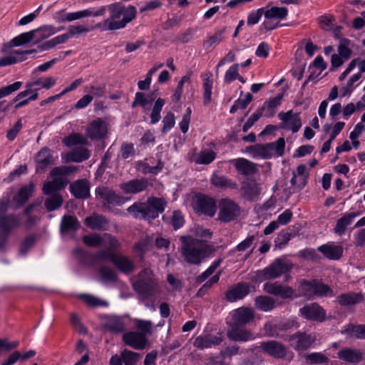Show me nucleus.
<instances>
[{
	"label": "nucleus",
	"mask_w": 365,
	"mask_h": 365,
	"mask_svg": "<svg viewBox=\"0 0 365 365\" xmlns=\"http://www.w3.org/2000/svg\"><path fill=\"white\" fill-rule=\"evenodd\" d=\"M167 205L165 198L150 196L145 202H135L126 211L135 219L150 222L158 217L165 211Z\"/></svg>",
	"instance_id": "obj_1"
},
{
	"label": "nucleus",
	"mask_w": 365,
	"mask_h": 365,
	"mask_svg": "<svg viewBox=\"0 0 365 365\" xmlns=\"http://www.w3.org/2000/svg\"><path fill=\"white\" fill-rule=\"evenodd\" d=\"M180 241L182 255L186 262L190 264H200L202 259L215 251L212 247L203 243L202 240L190 235L182 236Z\"/></svg>",
	"instance_id": "obj_2"
},
{
	"label": "nucleus",
	"mask_w": 365,
	"mask_h": 365,
	"mask_svg": "<svg viewBox=\"0 0 365 365\" xmlns=\"http://www.w3.org/2000/svg\"><path fill=\"white\" fill-rule=\"evenodd\" d=\"M132 287L138 295L147 299L157 292L158 283L152 269L144 268L138 274V279L132 283Z\"/></svg>",
	"instance_id": "obj_3"
},
{
	"label": "nucleus",
	"mask_w": 365,
	"mask_h": 365,
	"mask_svg": "<svg viewBox=\"0 0 365 365\" xmlns=\"http://www.w3.org/2000/svg\"><path fill=\"white\" fill-rule=\"evenodd\" d=\"M293 268L292 263L282 257L274 259L268 267L263 269L257 270L255 278L259 282L274 279L282 274H287Z\"/></svg>",
	"instance_id": "obj_4"
},
{
	"label": "nucleus",
	"mask_w": 365,
	"mask_h": 365,
	"mask_svg": "<svg viewBox=\"0 0 365 365\" xmlns=\"http://www.w3.org/2000/svg\"><path fill=\"white\" fill-rule=\"evenodd\" d=\"M217 220L228 223L237 220L241 214L240 205L230 198H222L218 202Z\"/></svg>",
	"instance_id": "obj_5"
},
{
	"label": "nucleus",
	"mask_w": 365,
	"mask_h": 365,
	"mask_svg": "<svg viewBox=\"0 0 365 365\" xmlns=\"http://www.w3.org/2000/svg\"><path fill=\"white\" fill-rule=\"evenodd\" d=\"M284 339L290 342L296 351H305L315 342L317 337L314 333L298 331L292 335L286 336Z\"/></svg>",
	"instance_id": "obj_6"
},
{
	"label": "nucleus",
	"mask_w": 365,
	"mask_h": 365,
	"mask_svg": "<svg viewBox=\"0 0 365 365\" xmlns=\"http://www.w3.org/2000/svg\"><path fill=\"white\" fill-rule=\"evenodd\" d=\"M193 209L196 213L213 217L217 210L216 201L214 198L205 195H196Z\"/></svg>",
	"instance_id": "obj_7"
},
{
	"label": "nucleus",
	"mask_w": 365,
	"mask_h": 365,
	"mask_svg": "<svg viewBox=\"0 0 365 365\" xmlns=\"http://www.w3.org/2000/svg\"><path fill=\"white\" fill-rule=\"evenodd\" d=\"M300 315L305 319L323 322L327 319L326 310L317 302L307 304L299 309Z\"/></svg>",
	"instance_id": "obj_8"
},
{
	"label": "nucleus",
	"mask_w": 365,
	"mask_h": 365,
	"mask_svg": "<svg viewBox=\"0 0 365 365\" xmlns=\"http://www.w3.org/2000/svg\"><path fill=\"white\" fill-rule=\"evenodd\" d=\"M264 291L272 295L278 296L283 299H292L299 297L295 290L289 286L283 285L279 282H266L263 287Z\"/></svg>",
	"instance_id": "obj_9"
},
{
	"label": "nucleus",
	"mask_w": 365,
	"mask_h": 365,
	"mask_svg": "<svg viewBox=\"0 0 365 365\" xmlns=\"http://www.w3.org/2000/svg\"><path fill=\"white\" fill-rule=\"evenodd\" d=\"M96 198L101 200L105 205L120 206L126 201V197L106 186L98 187L96 189Z\"/></svg>",
	"instance_id": "obj_10"
},
{
	"label": "nucleus",
	"mask_w": 365,
	"mask_h": 365,
	"mask_svg": "<svg viewBox=\"0 0 365 365\" xmlns=\"http://www.w3.org/2000/svg\"><path fill=\"white\" fill-rule=\"evenodd\" d=\"M110 16L104 20L102 24H98V27L101 26L103 30L113 31L123 27H117L118 24L120 23V18L123 14V6L119 4H113L108 6Z\"/></svg>",
	"instance_id": "obj_11"
},
{
	"label": "nucleus",
	"mask_w": 365,
	"mask_h": 365,
	"mask_svg": "<svg viewBox=\"0 0 365 365\" xmlns=\"http://www.w3.org/2000/svg\"><path fill=\"white\" fill-rule=\"evenodd\" d=\"M108 133V125L98 118L91 121L86 128V135L92 140L104 139Z\"/></svg>",
	"instance_id": "obj_12"
},
{
	"label": "nucleus",
	"mask_w": 365,
	"mask_h": 365,
	"mask_svg": "<svg viewBox=\"0 0 365 365\" xmlns=\"http://www.w3.org/2000/svg\"><path fill=\"white\" fill-rule=\"evenodd\" d=\"M278 117L282 121V128L286 130H291L293 133L298 132L302 126L299 113L293 114L292 110L286 113L280 112Z\"/></svg>",
	"instance_id": "obj_13"
},
{
	"label": "nucleus",
	"mask_w": 365,
	"mask_h": 365,
	"mask_svg": "<svg viewBox=\"0 0 365 365\" xmlns=\"http://www.w3.org/2000/svg\"><path fill=\"white\" fill-rule=\"evenodd\" d=\"M91 185L87 179L77 180L70 184L71 195L76 199L86 200L90 197Z\"/></svg>",
	"instance_id": "obj_14"
},
{
	"label": "nucleus",
	"mask_w": 365,
	"mask_h": 365,
	"mask_svg": "<svg viewBox=\"0 0 365 365\" xmlns=\"http://www.w3.org/2000/svg\"><path fill=\"white\" fill-rule=\"evenodd\" d=\"M123 341L125 345L137 350L144 349L148 344L145 335L137 331H129L124 334Z\"/></svg>",
	"instance_id": "obj_15"
},
{
	"label": "nucleus",
	"mask_w": 365,
	"mask_h": 365,
	"mask_svg": "<svg viewBox=\"0 0 365 365\" xmlns=\"http://www.w3.org/2000/svg\"><path fill=\"white\" fill-rule=\"evenodd\" d=\"M259 347L264 353L274 358H284L287 354L285 346L275 340L262 341Z\"/></svg>",
	"instance_id": "obj_16"
},
{
	"label": "nucleus",
	"mask_w": 365,
	"mask_h": 365,
	"mask_svg": "<svg viewBox=\"0 0 365 365\" xmlns=\"http://www.w3.org/2000/svg\"><path fill=\"white\" fill-rule=\"evenodd\" d=\"M250 292V287L249 284L239 282L225 292V299L229 302H234L243 299Z\"/></svg>",
	"instance_id": "obj_17"
},
{
	"label": "nucleus",
	"mask_w": 365,
	"mask_h": 365,
	"mask_svg": "<svg viewBox=\"0 0 365 365\" xmlns=\"http://www.w3.org/2000/svg\"><path fill=\"white\" fill-rule=\"evenodd\" d=\"M56 84V78L53 77H41L38 78L32 83H27L26 85V90L20 92L13 99L14 102L19 101V99L27 97L31 92V87L34 86H40L41 88L45 89H49Z\"/></svg>",
	"instance_id": "obj_18"
},
{
	"label": "nucleus",
	"mask_w": 365,
	"mask_h": 365,
	"mask_svg": "<svg viewBox=\"0 0 365 365\" xmlns=\"http://www.w3.org/2000/svg\"><path fill=\"white\" fill-rule=\"evenodd\" d=\"M148 180L145 178L133 179L120 185V189L125 194H137L143 192L148 189Z\"/></svg>",
	"instance_id": "obj_19"
},
{
	"label": "nucleus",
	"mask_w": 365,
	"mask_h": 365,
	"mask_svg": "<svg viewBox=\"0 0 365 365\" xmlns=\"http://www.w3.org/2000/svg\"><path fill=\"white\" fill-rule=\"evenodd\" d=\"M35 163L37 173L44 171L49 165L53 164L51 150L47 147L41 148L35 156Z\"/></svg>",
	"instance_id": "obj_20"
},
{
	"label": "nucleus",
	"mask_w": 365,
	"mask_h": 365,
	"mask_svg": "<svg viewBox=\"0 0 365 365\" xmlns=\"http://www.w3.org/2000/svg\"><path fill=\"white\" fill-rule=\"evenodd\" d=\"M253 311L247 307H240L235 310L232 314L233 327H244L253 321Z\"/></svg>",
	"instance_id": "obj_21"
},
{
	"label": "nucleus",
	"mask_w": 365,
	"mask_h": 365,
	"mask_svg": "<svg viewBox=\"0 0 365 365\" xmlns=\"http://www.w3.org/2000/svg\"><path fill=\"white\" fill-rule=\"evenodd\" d=\"M84 224L91 230L105 231L108 228L109 221L102 215L93 213L85 218Z\"/></svg>",
	"instance_id": "obj_22"
},
{
	"label": "nucleus",
	"mask_w": 365,
	"mask_h": 365,
	"mask_svg": "<svg viewBox=\"0 0 365 365\" xmlns=\"http://www.w3.org/2000/svg\"><path fill=\"white\" fill-rule=\"evenodd\" d=\"M242 327H233L227 331L228 339L232 341H248L255 339L254 334Z\"/></svg>",
	"instance_id": "obj_23"
},
{
	"label": "nucleus",
	"mask_w": 365,
	"mask_h": 365,
	"mask_svg": "<svg viewBox=\"0 0 365 365\" xmlns=\"http://www.w3.org/2000/svg\"><path fill=\"white\" fill-rule=\"evenodd\" d=\"M232 164L237 172L245 176L255 175L258 172L255 163L243 158L233 160Z\"/></svg>",
	"instance_id": "obj_24"
},
{
	"label": "nucleus",
	"mask_w": 365,
	"mask_h": 365,
	"mask_svg": "<svg viewBox=\"0 0 365 365\" xmlns=\"http://www.w3.org/2000/svg\"><path fill=\"white\" fill-rule=\"evenodd\" d=\"M338 358L347 363L357 364L364 359V354L359 349L345 348L337 353Z\"/></svg>",
	"instance_id": "obj_25"
},
{
	"label": "nucleus",
	"mask_w": 365,
	"mask_h": 365,
	"mask_svg": "<svg viewBox=\"0 0 365 365\" xmlns=\"http://www.w3.org/2000/svg\"><path fill=\"white\" fill-rule=\"evenodd\" d=\"M20 225L19 217L14 214L0 216V232L9 234Z\"/></svg>",
	"instance_id": "obj_26"
},
{
	"label": "nucleus",
	"mask_w": 365,
	"mask_h": 365,
	"mask_svg": "<svg viewBox=\"0 0 365 365\" xmlns=\"http://www.w3.org/2000/svg\"><path fill=\"white\" fill-rule=\"evenodd\" d=\"M318 250L328 259L339 260L343 255L344 249L341 245L324 244L318 247Z\"/></svg>",
	"instance_id": "obj_27"
},
{
	"label": "nucleus",
	"mask_w": 365,
	"mask_h": 365,
	"mask_svg": "<svg viewBox=\"0 0 365 365\" xmlns=\"http://www.w3.org/2000/svg\"><path fill=\"white\" fill-rule=\"evenodd\" d=\"M364 298L361 293L349 292L341 294L337 297L336 302L341 307H351L364 302Z\"/></svg>",
	"instance_id": "obj_28"
},
{
	"label": "nucleus",
	"mask_w": 365,
	"mask_h": 365,
	"mask_svg": "<svg viewBox=\"0 0 365 365\" xmlns=\"http://www.w3.org/2000/svg\"><path fill=\"white\" fill-rule=\"evenodd\" d=\"M222 341L221 337L206 334L200 335L195 338L193 345L199 349L211 348L212 346L219 345Z\"/></svg>",
	"instance_id": "obj_29"
},
{
	"label": "nucleus",
	"mask_w": 365,
	"mask_h": 365,
	"mask_svg": "<svg viewBox=\"0 0 365 365\" xmlns=\"http://www.w3.org/2000/svg\"><path fill=\"white\" fill-rule=\"evenodd\" d=\"M283 98V94H278L272 98H269L265 101L262 107L259 109L262 113V116L267 118H272L276 113V108L281 104V101Z\"/></svg>",
	"instance_id": "obj_30"
},
{
	"label": "nucleus",
	"mask_w": 365,
	"mask_h": 365,
	"mask_svg": "<svg viewBox=\"0 0 365 365\" xmlns=\"http://www.w3.org/2000/svg\"><path fill=\"white\" fill-rule=\"evenodd\" d=\"M53 178V180L43 184L42 190L44 195H52L53 193L58 192L63 189L68 183V181L63 177Z\"/></svg>",
	"instance_id": "obj_31"
},
{
	"label": "nucleus",
	"mask_w": 365,
	"mask_h": 365,
	"mask_svg": "<svg viewBox=\"0 0 365 365\" xmlns=\"http://www.w3.org/2000/svg\"><path fill=\"white\" fill-rule=\"evenodd\" d=\"M210 183L215 187L220 189H237V184L236 182L228 178L224 175L220 174L218 172H215L211 178Z\"/></svg>",
	"instance_id": "obj_32"
},
{
	"label": "nucleus",
	"mask_w": 365,
	"mask_h": 365,
	"mask_svg": "<svg viewBox=\"0 0 365 365\" xmlns=\"http://www.w3.org/2000/svg\"><path fill=\"white\" fill-rule=\"evenodd\" d=\"M81 227L76 217L73 215H64L61 222L60 231L61 235L77 231Z\"/></svg>",
	"instance_id": "obj_33"
},
{
	"label": "nucleus",
	"mask_w": 365,
	"mask_h": 365,
	"mask_svg": "<svg viewBox=\"0 0 365 365\" xmlns=\"http://www.w3.org/2000/svg\"><path fill=\"white\" fill-rule=\"evenodd\" d=\"M113 264L121 272L130 274L135 269L133 262L126 256L122 255H115Z\"/></svg>",
	"instance_id": "obj_34"
},
{
	"label": "nucleus",
	"mask_w": 365,
	"mask_h": 365,
	"mask_svg": "<svg viewBox=\"0 0 365 365\" xmlns=\"http://www.w3.org/2000/svg\"><path fill=\"white\" fill-rule=\"evenodd\" d=\"M63 29V27L57 29L52 25H43L36 29H34L33 31H34V36L36 38L35 43H38L41 41L54 35Z\"/></svg>",
	"instance_id": "obj_35"
},
{
	"label": "nucleus",
	"mask_w": 365,
	"mask_h": 365,
	"mask_svg": "<svg viewBox=\"0 0 365 365\" xmlns=\"http://www.w3.org/2000/svg\"><path fill=\"white\" fill-rule=\"evenodd\" d=\"M359 212H350L344 215L339 220H337L334 231L339 235H342L345 233L347 226L351 225L353 220L359 215Z\"/></svg>",
	"instance_id": "obj_36"
},
{
	"label": "nucleus",
	"mask_w": 365,
	"mask_h": 365,
	"mask_svg": "<svg viewBox=\"0 0 365 365\" xmlns=\"http://www.w3.org/2000/svg\"><path fill=\"white\" fill-rule=\"evenodd\" d=\"M105 329L113 334L123 333L125 329V324L122 318L116 316L109 317L105 323Z\"/></svg>",
	"instance_id": "obj_37"
},
{
	"label": "nucleus",
	"mask_w": 365,
	"mask_h": 365,
	"mask_svg": "<svg viewBox=\"0 0 365 365\" xmlns=\"http://www.w3.org/2000/svg\"><path fill=\"white\" fill-rule=\"evenodd\" d=\"M34 190V185L33 183H30L19 190V192L13 197V200L17 203V208L23 206L27 202L32 196Z\"/></svg>",
	"instance_id": "obj_38"
},
{
	"label": "nucleus",
	"mask_w": 365,
	"mask_h": 365,
	"mask_svg": "<svg viewBox=\"0 0 365 365\" xmlns=\"http://www.w3.org/2000/svg\"><path fill=\"white\" fill-rule=\"evenodd\" d=\"M255 302L256 308L262 312H269L276 307L275 299L269 296H258Z\"/></svg>",
	"instance_id": "obj_39"
},
{
	"label": "nucleus",
	"mask_w": 365,
	"mask_h": 365,
	"mask_svg": "<svg viewBox=\"0 0 365 365\" xmlns=\"http://www.w3.org/2000/svg\"><path fill=\"white\" fill-rule=\"evenodd\" d=\"M314 279L307 280L302 279L299 282V290L300 292L299 296H302L307 299L314 298Z\"/></svg>",
	"instance_id": "obj_40"
},
{
	"label": "nucleus",
	"mask_w": 365,
	"mask_h": 365,
	"mask_svg": "<svg viewBox=\"0 0 365 365\" xmlns=\"http://www.w3.org/2000/svg\"><path fill=\"white\" fill-rule=\"evenodd\" d=\"M314 297H331L335 295L334 290L319 279H314Z\"/></svg>",
	"instance_id": "obj_41"
},
{
	"label": "nucleus",
	"mask_w": 365,
	"mask_h": 365,
	"mask_svg": "<svg viewBox=\"0 0 365 365\" xmlns=\"http://www.w3.org/2000/svg\"><path fill=\"white\" fill-rule=\"evenodd\" d=\"M288 15V9L284 7L272 6L264 11V17L267 19H284Z\"/></svg>",
	"instance_id": "obj_42"
},
{
	"label": "nucleus",
	"mask_w": 365,
	"mask_h": 365,
	"mask_svg": "<svg viewBox=\"0 0 365 365\" xmlns=\"http://www.w3.org/2000/svg\"><path fill=\"white\" fill-rule=\"evenodd\" d=\"M91 156L88 149L83 147L77 148L68 155V160L81 163L88 160Z\"/></svg>",
	"instance_id": "obj_43"
},
{
	"label": "nucleus",
	"mask_w": 365,
	"mask_h": 365,
	"mask_svg": "<svg viewBox=\"0 0 365 365\" xmlns=\"http://www.w3.org/2000/svg\"><path fill=\"white\" fill-rule=\"evenodd\" d=\"M246 151L250 153L253 157H261L263 159H269L272 154L268 153L266 144H255L246 148Z\"/></svg>",
	"instance_id": "obj_44"
},
{
	"label": "nucleus",
	"mask_w": 365,
	"mask_h": 365,
	"mask_svg": "<svg viewBox=\"0 0 365 365\" xmlns=\"http://www.w3.org/2000/svg\"><path fill=\"white\" fill-rule=\"evenodd\" d=\"M49 195L50 197L46 198L44 202L46 209L51 212L61 207L63 202L62 195L58 192Z\"/></svg>",
	"instance_id": "obj_45"
},
{
	"label": "nucleus",
	"mask_w": 365,
	"mask_h": 365,
	"mask_svg": "<svg viewBox=\"0 0 365 365\" xmlns=\"http://www.w3.org/2000/svg\"><path fill=\"white\" fill-rule=\"evenodd\" d=\"M63 143L67 147L77 145H87L88 140L86 137L78 133H73L63 139Z\"/></svg>",
	"instance_id": "obj_46"
},
{
	"label": "nucleus",
	"mask_w": 365,
	"mask_h": 365,
	"mask_svg": "<svg viewBox=\"0 0 365 365\" xmlns=\"http://www.w3.org/2000/svg\"><path fill=\"white\" fill-rule=\"evenodd\" d=\"M70 38V35L66 34H63L62 35L56 36L51 40H48L41 44H40L38 47L41 51H46L47 49L53 48L54 46L64 43Z\"/></svg>",
	"instance_id": "obj_47"
},
{
	"label": "nucleus",
	"mask_w": 365,
	"mask_h": 365,
	"mask_svg": "<svg viewBox=\"0 0 365 365\" xmlns=\"http://www.w3.org/2000/svg\"><path fill=\"white\" fill-rule=\"evenodd\" d=\"M292 237V234L291 233L289 228L281 230L274 239L275 248L282 249L287 245Z\"/></svg>",
	"instance_id": "obj_48"
},
{
	"label": "nucleus",
	"mask_w": 365,
	"mask_h": 365,
	"mask_svg": "<svg viewBox=\"0 0 365 365\" xmlns=\"http://www.w3.org/2000/svg\"><path fill=\"white\" fill-rule=\"evenodd\" d=\"M125 365H136L141 358V354L125 349L121 351Z\"/></svg>",
	"instance_id": "obj_49"
},
{
	"label": "nucleus",
	"mask_w": 365,
	"mask_h": 365,
	"mask_svg": "<svg viewBox=\"0 0 365 365\" xmlns=\"http://www.w3.org/2000/svg\"><path fill=\"white\" fill-rule=\"evenodd\" d=\"M34 32V31L31 30L29 32H25L16 36L11 41V45L10 46H20L29 43L35 38Z\"/></svg>",
	"instance_id": "obj_50"
},
{
	"label": "nucleus",
	"mask_w": 365,
	"mask_h": 365,
	"mask_svg": "<svg viewBox=\"0 0 365 365\" xmlns=\"http://www.w3.org/2000/svg\"><path fill=\"white\" fill-rule=\"evenodd\" d=\"M165 103V100L161 98H158L155 102L150 114L151 124H155L160 120V112Z\"/></svg>",
	"instance_id": "obj_51"
},
{
	"label": "nucleus",
	"mask_w": 365,
	"mask_h": 365,
	"mask_svg": "<svg viewBox=\"0 0 365 365\" xmlns=\"http://www.w3.org/2000/svg\"><path fill=\"white\" fill-rule=\"evenodd\" d=\"M123 18L120 23L118 24L117 27H125L127 24L132 21L136 16V9L134 6H130L128 8L123 6Z\"/></svg>",
	"instance_id": "obj_52"
},
{
	"label": "nucleus",
	"mask_w": 365,
	"mask_h": 365,
	"mask_svg": "<svg viewBox=\"0 0 365 365\" xmlns=\"http://www.w3.org/2000/svg\"><path fill=\"white\" fill-rule=\"evenodd\" d=\"M212 74L203 80V103L207 105L211 102L212 89L213 86V80L211 78Z\"/></svg>",
	"instance_id": "obj_53"
},
{
	"label": "nucleus",
	"mask_w": 365,
	"mask_h": 365,
	"mask_svg": "<svg viewBox=\"0 0 365 365\" xmlns=\"http://www.w3.org/2000/svg\"><path fill=\"white\" fill-rule=\"evenodd\" d=\"M306 361L310 364H328L329 359L321 352H314L305 355Z\"/></svg>",
	"instance_id": "obj_54"
},
{
	"label": "nucleus",
	"mask_w": 365,
	"mask_h": 365,
	"mask_svg": "<svg viewBox=\"0 0 365 365\" xmlns=\"http://www.w3.org/2000/svg\"><path fill=\"white\" fill-rule=\"evenodd\" d=\"M268 153H272V150H275L278 156H282L284 153L285 140L283 138H278L275 142L266 144Z\"/></svg>",
	"instance_id": "obj_55"
},
{
	"label": "nucleus",
	"mask_w": 365,
	"mask_h": 365,
	"mask_svg": "<svg viewBox=\"0 0 365 365\" xmlns=\"http://www.w3.org/2000/svg\"><path fill=\"white\" fill-rule=\"evenodd\" d=\"M99 273L103 280L115 282L118 281L116 272L111 268L103 266L99 268Z\"/></svg>",
	"instance_id": "obj_56"
},
{
	"label": "nucleus",
	"mask_w": 365,
	"mask_h": 365,
	"mask_svg": "<svg viewBox=\"0 0 365 365\" xmlns=\"http://www.w3.org/2000/svg\"><path fill=\"white\" fill-rule=\"evenodd\" d=\"M83 242L87 246L97 247L103 243V239L99 234L94 233L89 235H85L83 237Z\"/></svg>",
	"instance_id": "obj_57"
},
{
	"label": "nucleus",
	"mask_w": 365,
	"mask_h": 365,
	"mask_svg": "<svg viewBox=\"0 0 365 365\" xmlns=\"http://www.w3.org/2000/svg\"><path fill=\"white\" fill-rule=\"evenodd\" d=\"M120 153L123 159L132 158L135 155V149L133 143H123L120 146Z\"/></svg>",
	"instance_id": "obj_58"
},
{
	"label": "nucleus",
	"mask_w": 365,
	"mask_h": 365,
	"mask_svg": "<svg viewBox=\"0 0 365 365\" xmlns=\"http://www.w3.org/2000/svg\"><path fill=\"white\" fill-rule=\"evenodd\" d=\"M225 31V29H223L216 32L214 35L210 36L207 41L203 42V46L206 49H209L213 46V44L221 42L223 39L222 35Z\"/></svg>",
	"instance_id": "obj_59"
},
{
	"label": "nucleus",
	"mask_w": 365,
	"mask_h": 365,
	"mask_svg": "<svg viewBox=\"0 0 365 365\" xmlns=\"http://www.w3.org/2000/svg\"><path fill=\"white\" fill-rule=\"evenodd\" d=\"M299 257L306 260H311L317 262L320 259V256L317 254V251L313 248H307L301 250L299 254Z\"/></svg>",
	"instance_id": "obj_60"
},
{
	"label": "nucleus",
	"mask_w": 365,
	"mask_h": 365,
	"mask_svg": "<svg viewBox=\"0 0 365 365\" xmlns=\"http://www.w3.org/2000/svg\"><path fill=\"white\" fill-rule=\"evenodd\" d=\"M36 243V237L34 235L27 237L20 245L19 253L22 255H26L30 248Z\"/></svg>",
	"instance_id": "obj_61"
},
{
	"label": "nucleus",
	"mask_w": 365,
	"mask_h": 365,
	"mask_svg": "<svg viewBox=\"0 0 365 365\" xmlns=\"http://www.w3.org/2000/svg\"><path fill=\"white\" fill-rule=\"evenodd\" d=\"M163 127L162 128L163 133H167L175 125V115L172 112H168L163 120Z\"/></svg>",
	"instance_id": "obj_62"
},
{
	"label": "nucleus",
	"mask_w": 365,
	"mask_h": 365,
	"mask_svg": "<svg viewBox=\"0 0 365 365\" xmlns=\"http://www.w3.org/2000/svg\"><path fill=\"white\" fill-rule=\"evenodd\" d=\"M185 223L184 217L180 210H175L171 218V225L175 230L182 227Z\"/></svg>",
	"instance_id": "obj_63"
},
{
	"label": "nucleus",
	"mask_w": 365,
	"mask_h": 365,
	"mask_svg": "<svg viewBox=\"0 0 365 365\" xmlns=\"http://www.w3.org/2000/svg\"><path fill=\"white\" fill-rule=\"evenodd\" d=\"M215 158V153L212 150L201 152L196 160L198 164L207 165L212 163Z\"/></svg>",
	"instance_id": "obj_64"
}]
</instances>
